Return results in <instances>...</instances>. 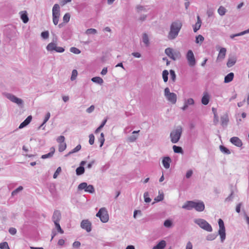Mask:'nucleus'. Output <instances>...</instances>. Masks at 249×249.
<instances>
[{"label": "nucleus", "mask_w": 249, "mask_h": 249, "mask_svg": "<svg viewBox=\"0 0 249 249\" xmlns=\"http://www.w3.org/2000/svg\"><path fill=\"white\" fill-rule=\"evenodd\" d=\"M182 26V22L176 20L172 22L170 26V31L168 34L167 38L169 40H174L178 36Z\"/></svg>", "instance_id": "obj_1"}, {"label": "nucleus", "mask_w": 249, "mask_h": 249, "mask_svg": "<svg viewBox=\"0 0 249 249\" xmlns=\"http://www.w3.org/2000/svg\"><path fill=\"white\" fill-rule=\"evenodd\" d=\"M182 208L187 210L195 209L196 211L201 212L205 209V204L203 201L197 202L194 201H187L182 206Z\"/></svg>", "instance_id": "obj_2"}, {"label": "nucleus", "mask_w": 249, "mask_h": 249, "mask_svg": "<svg viewBox=\"0 0 249 249\" xmlns=\"http://www.w3.org/2000/svg\"><path fill=\"white\" fill-rule=\"evenodd\" d=\"M183 131L181 126L178 125L173 129L170 134L171 142L173 143H177L180 140Z\"/></svg>", "instance_id": "obj_3"}, {"label": "nucleus", "mask_w": 249, "mask_h": 249, "mask_svg": "<svg viewBox=\"0 0 249 249\" xmlns=\"http://www.w3.org/2000/svg\"><path fill=\"white\" fill-rule=\"evenodd\" d=\"M194 222L198 225L201 228L204 230L211 232L213 231L211 225L205 220L201 218H197L194 220Z\"/></svg>", "instance_id": "obj_4"}, {"label": "nucleus", "mask_w": 249, "mask_h": 249, "mask_svg": "<svg viewBox=\"0 0 249 249\" xmlns=\"http://www.w3.org/2000/svg\"><path fill=\"white\" fill-rule=\"evenodd\" d=\"M96 216L99 217L103 223H106L109 220V215L106 208L103 207L99 209Z\"/></svg>", "instance_id": "obj_5"}, {"label": "nucleus", "mask_w": 249, "mask_h": 249, "mask_svg": "<svg viewBox=\"0 0 249 249\" xmlns=\"http://www.w3.org/2000/svg\"><path fill=\"white\" fill-rule=\"evenodd\" d=\"M164 94L166 99L173 104H176L177 100V96L174 92H170V89L167 87L164 89Z\"/></svg>", "instance_id": "obj_6"}, {"label": "nucleus", "mask_w": 249, "mask_h": 249, "mask_svg": "<svg viewBox=\"0 0 249 249\" xmlns=\"http://www.w3.org/2000/svg\"><path fill=\"white\" fill-rule=\"evenodd\" d=\"M3 94L5 97L10 100L11 102L17 104L18 106H20L23 105V100L20 98L17 97L14 95L10 93L6 92L3 93Z\"/></svg>", "instance_id": "obj_7"}, {"label": "nucleus", "mask_w": 249, "mask_h": 249, "mask_svg": "<svg viewBox=\"0 0 249 249\" xmlns=\"http://www.w3.org/2000/svg\"><path fill=\"white\" fill-rule=\"evenodd\" d=\"M218 223L219 227L218 230V234L220 235L221 242H224L226 238V230L223 221L221 219H219Z\"/></svg>", "instance_id": "obj_8"}, {"label": "nucleus", "mask_w": 249, "mask_h": 249, "mask_svg": "<svg viewBox=\"0 0 249 249\" xmlns=\"http://www.w3.org/2000/svg\"><path fill=\"white\" fill-rule=\"evenodd\" d=\"M47 51L52 52L55 51L57 53H63L64 52L65 49L64 48L61 47H57L56 44L54 42H51L46 47Z\"/></svg>", "instance_id": "obj_9"}, {"label": "nucleus", "mask_w": 249, "mask_h": 249, "mask_svg": "<svg viewBox=\"0 0 249 249\" xmlns=\"http://www.w3.org/2000/svg\"><path fill=\"white\" fill-rule=\"evenodd\" d=\"M188 64L190 67H194L196 63L194 54L192 50H189L186 54Z\"/></svg>", "instance_id": "obj_10"}, {"label": "nucleus", "mask_w": 249, "mask_h": 249, "mask_svg": "<svg viewBox=\"0 0 249 249\" xmlns=\"http://www.w3.org/2000/svg\"><path fill=\"white\" fill-rule=\"evenodd\" d=\"M81 227L87 232H90L91 231V223L88 219L83 220L81 222Z\"/></svg>", "instance_id": "obj_11"}, {"label": "nucleus", "mask_w": 249, "mask_h": 249, "mask_svg": "<svg viewBox=\"0 0 249 249\" xmlns=\"http://www.w3.org/2000/svg\"><path fill=\"white\" fill-rule=\"evenodd\" d=\"M237 57L235 55L232 54L229 56L227 66L228 68L232 67L236 62Z\"/></svg>", "instance_id": "obj_12"}, {"label": "nucleus", "mask_w": 249, "mask_h": 249, "mask_svg": "<svg viewBox=\"0 0 249 249\" xmlns=\"http://www.w3.org/2000/svg\"><path fill=\"white\" fill-rule=\"evenodd\" d=\"M230 142L237 147H241L243 143L241 140L237 137H233L230 139Z\"/></svg>", "instance_id": "obj_13"}, {"label": "nucleus", "mask_w": 249, "mask_h": 249, "mask_svg": "<svg viewBox=\"0 0 249 249\" xmlns=\"http://www.w3.org/2000/svg\"><path fill=\"white\" fill-rule=\"evenodd\" d=\"M61 217V214L59 211L55 210L53 212L52 217L53 221L54 223H58L60 220Z\"/></svg>", "instance_id": "obj_14"}, {"label": "nucleus", "mask_w": 249, "mask_h": 249, "mask_svg": "<svg viewBox=\"0 0 249 249\" xmlns=\"http://www.w3.org/2000/svg\"><path fill=\"white\" fill-rule=\"evenodd\" d=\"M20 18L24 23H26L29 21L28 14L26 11H22L19 12Z\"/></svg>", "instance_id": "obj_15"}, {"label": "nucleus", "mask_w": 249, "mask_h": 249, "mask_svg": "<svg viewBox=\"0 0 249 249\" xmlns=\"http://www.w3.org/2000/svg\"><path fill=\"white\" fill-rule=\"evenodd\" d=\"M171 162V159L169 157H164L162 160V164L166 169L169 168Z\"/></svg>", "instance_id": "obj_16"}, {"label": "nucleus", "mask_w": 249, "mask_h": 249, "mask_svg": "<svg viewBox=\"0 0 249 249\" xmlns=\"http://www.w3.org/2000/svg\"><path fill=\"white\" fill-rule=\"evenodd\" d=\"M60 6L58 4H55L53 8V16H60Z\"/></svg>", "instance_id": "obj_17"}, {"label": "nucleus", "mask_w": 249, "mask_h": 249, "mask_svg": "<svg viewBox=\"0 0 249 249\" xmlns=\"http://www.w3.org/2000/svg\"><path fill=\"white\" fill-rule=\"evenodd\" d=\"M210 101V96L207 92H204L201 99V103L204 105L208 104Z\"/></svg>", "instance_id": "obj_18"}, {"label": "nucleus", "mask_w": 249, "mask_h": 249, "mask_svg": "<svg viewBox=\"0 0 249 249\" xmlns=\"http://www.w3.org/2000/svg\"><path fill=\"white\" fill-rule=\"evenodd\" d=\"M229 121V117L227 114H225L221 117V124L223 127L227 125Z\"/></svg>", "instance_id": "obj_19"}, {"label": "nucleus", "mask_w": 249, "mask_h": 249, "mask_svg": "<svg viewBox=\"0 0 249 249\" xmlns=\"http://www.w3.org/2000/svg\"><path fill=\"white\" fill-rule=\"evenodd\" d=\"M201 25V20L199 16L197 17V22L195 24L193 30L194 32H196L200 28Z\"/></svg>", "instance_id": "obj_20"}, {"label": "nucleus", "mask_w": 249, "mask_h": 249, "mask_svg": "<svg viewBox=\"0 0 249 249\" xmlns=\"http://www.w3.org/2000/svg\"><path fill=\"white\" fill-rule=\"evenodd\" d=\"M226 49L225 48H222L220 50L219 52V53L217 58V60H218L219 59H223L226 55Z\"/></svg>", "instance_id": "obj_21"}, {"label": "nucleus", "mask_w": 249, "mask_h": 249, "mask_svg": "<svg viewBox=\"0 0 249 249\" xmlns=\"http://www.w3.org/2000/svg\"><path fill=\"white\" fill-rule=\"evenodd\" d=\"M234 77V73L233 72H230L225 76L224 78V83H228L231 82Z\"/></svg>", "instance_id": "obj_22"}, {"label": "nucleus", "mask_w": 249, "mask_h": 249, "mask_svg": "<svg viewBox=\"0 0 249 249\" xmlns=\"http://www.w3.org/2000/svg\"><path fill=\"white\" fill-rule=\"evenodd\" d=\"M166 246V242L161 240L157 245L155 246L153 249H163Z\"/></svg>", "instance_id": "obj_23"}, {"label": "nucleus", "mask_w": 249, "mask_h": 249, "mask_svg": "<svg viewBox=\"0 0 249 249\" xmlns=\"http://www.w3.org/2000/svg\"><path fill=\"white\" fill-rule=\"evenodd\" d=\"M142 42L144 43L146 47L149 45V37L146 33L142 34Z\"/></svg>", "instance_id": "obj_24"}, {"label": "nucleus", "mask_w": 249, "mask_h": 249, "mask_svg": "<svg viewBox=\"0 0 249 249\" xmlns=\"http://www.w3.org/2000/svg\"><path fill=\"white\" fill-rule=\"evenodd\" d=\"M91 81L94 83H97L100 85H102L104 82L103 79L98 76L92 78Z\"/></svg>", "instance_id": "obj_25"}, {"label": "nucleus", "mask_w": 249, "mask_h": 249, "mask_svg": "<svg viewBox=\"0 0 249 249\" xmlns=\"http://www.w3.org/2000/svg\"><path fill=\"white\" fill-rule=\"evenodd\" d=\"M175 51L172 48H167L165 50V54L169 57L170 58H172L173 56V54L174 53Z\"/></svg>", "instance_id": "obj_26"}, {"label": "nucleus", "mask_w": 249, "mask_h": 249, "mask_svg": "<svg viewBox=\"0 0 249 249\" xmlns=\"http://www.w3.org/2000/svg\"><path fill=\"white\" fill-rule=\"evenodd\" d=\"M85 172V168L84 166H80L76 169V174L77 176H80L83 174Z\"/></svg>", "instance_id": "obj_27"}, {"label": "nucleus", "mask_w": 249, "mask_h": 249, "mask_svg": "<svg viewBox=\"0 0 249 249\" xmlns=\"http://www.w3.org/2000/svg\"><path fill=\"white\" fill-rule=\"evenodd\" d=\"M181 56L180 53L178 51H175L173 54V56L171 59L173 60H176L180 58Z\"/></svg>", "instance_id": "obj_28"}, {"label": "nucleus", "mask_w": 249, "mask_h": 249, "mask_svg": "<svg viewBox=\"0 0 249 249\" xmlns=\"http://www.w3.org/2000/svg\"><path fill=\"white\" fill-rule=\"evenodd\" d=\"M212 111L214 114L213 123L215 125H216L218 123L219 120H218V117L216 113V109L214 108V107H213Z\"/></svg>", "instance_id": "obj_29"}, {"label": "nucleus", "mask_w": 249, "mask_h": 249, "mask_svg": "<svg viewBox=\"0 0 249 249\" xmlns=\"http://www.w3.org/2000/svg\"><path fill=\"white\" fill-rule=\"evenodd\" d=\"M220 151L224 154L229 155L231 154V152L229 149L223 145H220L219 146Z\"/></svg>", "instance_id": "obj_30"}, {"label": "nucleus", "mask_w": 249, "mask_h": 249, "mask_svg": "<svg viewBox=\"0 0 249 249\" xmlns=\"http://www.w3.org/2000/svg\"><path fill=\"white\" fill-rule=\"evenodd\" d=\"M174 152L176 153H183L182 148L178 146L174 145L173 146Z\"/></svg>", "instance_id": "obj_31"}, {"label": "nucleus", "mask_w": 249, "mask_h": 249, "mask_svg": "<svg viewBox=\"0 0 249 249\" xmlns=\"http://www.w3.org/2000/svg\"><path fill=\"white\" fill-rule=\"evenodd\" d=\"M217 12L220 16H222L225 14L227 10L224 7L220 6L218 9Z\"/></svg>", "instance_id": "obj_32"}, {"label": "nucleus", "mask_w": 249, "mask_h": 249, "mask_svg": "<svg viewBox=\"0 0 249 249\" xmlns=\"http://www.w3.org/2000/svg\"><path fill=\"white\" fill-rule=\"evenodd\" d=\"M87 190H86V192H88L90 194H93L95 192V189L92 185H88L87 184Z\"/></svg>", "instance_id": "obj_33"}, {"label": "nucleus", "mask_w": 249, "mask_h": 249, "mask_svg": "<svg viewBox=\"0 0 249 249\" xmlns=\"http://www.w3.org/2000/svg\"><path fill=\"white\" fill-rule=\"evenodd\" d=\"M87 184V183H86V182H82V183L79 184L77 187L78 190L81 191V190H84L86 192V190H87V189L86 188Z\"/></svg>", "instance_id": "obj_34"}, {"label": "nucleus", "mask_w": 249, "mask_h": 249, "mask_svg": "<svg viewBox=\"0 0 249 249\" xmlns=\"http://www.w3.org/2000/svg\"><path fill=\"white\" fill-rule=\"evenodd\" d=\"M169 72L167 70H164L162 71V78L164 82H167L168 80Z\"/></svg>", "instance_id": "obj_35"}, {"label": "nucleus", "mask_w": 249, "mask_h": 249, "mask_svg": "<svg viewBox=\"0 0 249 249\" xmlns=\"http://www.w3.org/2000/svg\"><path fill=\"white\" fill-rule=\"evenodd\" d=\"M98 142L100 143V147H101L105 142V136L103 133H101L100 137L98 138Z\"/></svg>", "instance_id": "obj_36"}, {"label": "nucleus", "mask_w": 249, "mask_h": 249, "mask_svg": "<svg viewBox=\"0 0 249 249\" xmlns=\"http://www.w3.org/2000/svg\"><path fill=\"white\" fill-rule=\"evenodd\" d=\"M164 199V194L163 193L160 194L159 192V195L154 198V200L156 202H160L163 200Z\"/></svg>", "instance_id": "obj_37"}, {"label": "nucleus", "mask_w": 249, "mask_h": 249, "mask_svg": "<svg viewBox=\"0 0 249 249\" xmlns=\"http://www.w3.org/2000/svg\"><path fill=\"white\" fill-rule=\"evenodd\" d=\"M23 189L22 186H20L12 192V196H16L19 192L21 191Z\"/></svg>", "instance_id": "obj_38"}, {"label": "nucleus", "mask_w": 249, "mask_h": 249, "mask_svg": "<svg viewBox=\"0 0 249 249\" xmlns=\"http://www.w3.org/2000/svg\"><path fill=\"white\" fill-rule=\"evenodd\" d=\"M217 236V234H210L206 236V240L208 241H212L214 240Z\"/></svg>", "instance_id": "obj_39"}, {"label": "nucleus", "mask_w": 249, "mask_h": 249, "mask_svg": "<svg viewBox=\"0 0 249 249\" xmlns=\"http://www.w3.org/2000/svg\"><path fill=\"white\" fill-rule=\"evenodd\" d=\"M66 147L67 144L65 142L59 143L58 148L59 151L60 152H63L66 149Z\"/></svg>", "instance_id": "obj_40"}, {"label": "nucleus", "mask_w": 249, "mask_h": 249, "mask_svg": "<svg viewBox=\"0 0 249 249\" xmlns=\"http://www.w3.org/2000/svg\"><path fill=\"white\" fill-rule=\"evenodd\" d=\"M97 33V30L95 29L90 28L88 29L86 31V34L87 35L93 34L95 35Z\"/></svg>", "instance_id": "obj_41"}, {"label": "nucleus", "mask_w": 249, "mask_h": 249, "mask_svg": "<svg viewBox=\"0 0 249 249\" xmlns=\"http://www.w3.org/2000/svg\"><path fill=\"white\" fill-rule=\"evenodd\" d=\"M0 249H10L8 244L7 242H4L0 243Z\"/></svg>", "instance_id": "obj_42"}, {"label": "nucleus", "mask_w": 249, "mask_h": 249, "mask_svg": "<svg viewBox=\"0 0 249 249\" xmlns=\"http://www.w3.org/2000/svg\"><path fill=\"white\" fill-rule=\"evenodd\" d=\"M144 201L146 203L151 202V199L149 197V194L147 192H145L143 195Z\"/></svg>", "instance_id": "obj_43"}, {"label": "nucleus", "mask_w": 249, "mask_h": 249, "mask_svg": "<svg viewBox=\"0 0 249 249\" xmlns=\"http://www.w3.org/2000/svg\"><path fill=\"white\" fill-rule=\"evenodd\" d=\"M214 9L213 8H209L207 10V15L208 17H212L214 14Z\"/></svg>", "instance_id": "obj_44"}, {"label": "nucleus", "mask_w": 249, "mask_h": 249, "mask_svg": "<svg viewBox=\"0 0 249 249\" xmlns=\"http://www.w3.org/2000/svg\"><path fill=\"white\" fill-rule=\"evenodd\" d=\"M204 37L201 35H199L196 36V43H199L200 42L201 43L204 41Z\"/></svg>", "instance_id": "obj_45"}, {"label": "nucleus", "mask_w": 249, "mask_h": 249, "mask_svg": "<svg viewBox=\"0 0 249 249\" xmlns=\"http://www.w3.org/2000/svg\"><path fill=\"white\" fill-rule=\"evenodd\" d=\"M170 74L171 79L173 82H175L176 80V74L175 73V71L173 70H171L170 71Z\"/></svg>", "instance_id": "obj_46"}, {"label": "nucleus", "mask_w": 249, "mask_h": 249, "mask_svg": "<svg viewBox=\"0 0 249 249\" xmlns=\"http://www.w3.org/2000/svg\"><path fill=\"white\" fill-rule=\"evenodd\" d=\"M70 17H71V16L69 13H68L65 14L63 18L64 22H65V23L68 22L70 21Z\"/></svg>", "instance_id": "obj_47"}, {"label": "nucleus", "mask_w": 249, "mask_h": 249, "mask_svg": "<svg viewBox=\"0 0 249 249\" xmlns=\"http://www.w3.org/2000/svg\"><path fill=\"white\" fill-rule=\"evenodd\" d=\"M77 74L78 72L76 70H73L72 71L71 76V81L74 80L76 79L77 76Z\"/></svg>", "instance_id": "obj_48"}, {"label": "nucleus", "mask_w": 249, "mask_h": 249, "mask_svg": "<svg viewBox=\"0 0 249 249\" xmlns=\"http://www.w3.org/2000/svg\"><path fill=\"white\" fill-rule=\"evenodd\" d=\"M137 137H138V136L133 134L132 135L129 136L127 138V140L130 142H134L136 140V139H137Z\"/></svg>", "instance_id": "obj_49"}, {"label": "nucleus", "mask_w": 249, "mask_h": 249, "mask_svg": "<svg viewBox=\"0 0 249 249\" xmlns=\"http://www.w3.org/2000/svg\"><path fill=\"white\" fill-rule=\"evenodd\" d=\"M54 225L55 226V227H56L58 232H60V233H64V231L61 229L59 222L55 223H54Z\"/></svg>", "instance_id": "obj_50"}, {"label": "nucleus", "mask_w": 249, "mask_h": 249, "mask_svg": "<svg viewBox=\"0 0 249 249\" xmlns=\"http://www.w3.org/2000/svg\"><path fill=\"white\" fill-rule=\"evenodd\" d=\"M70 51L75 54H79L81 53V51L75 47H71L70 48Z\"/></svg>", "instance_id": "obj_51"}, {"label": "nucleus", "mask_w": 249, "mask_h": 249, "mask_svg": "<svg viewBox=\"0 0 249 249\" xmlns=\"http://www.w3.org/2000/svg\"><path fill=\"white\" fill-rule=\"evenodd\" d=\"M172 225V222L170 220L167 219L164 222V226L167 228H170Z\"/></svg>", "instance_id": "obj_52"}, {"label": "nucleus", "mask_w": 249, "mask_h": 249, "mask_svg": "<svg viewBox=\"0 0 249 249\" xmlns=\"http://www.w3.org/2000/svg\"><path fill=\"white\" fill-rule=\"evenodd\" d=\"M81 148L80 144L77 145L74 149L70 151V153H74L78 152Z\"/></svg>", "instance_id": "obj_53"}, {"label": "nucleus", "mask_w": 249, "mask_h": 249, "mask_svg": "<svg viewBox=\"0 0 249 249\" xmlns=\"http://www.w3.org/2000/svg\"><path fill=\"white\" fill-rule=\"evenodd\" d=\"M94 142V136L93 134H90L89 135V143L90 145L93 144Z\"/></svg>", "instance_id": "obj_54"}, {"label": "nucleus", "mask_w": 249, "mask_h": 249, "mask_svg": "<svg viewBox=\"0 0 249 249\" xmlns=\"http://www.w3.org/2000/svg\"><path fill=\"white\" fill-rule=\"evenodd\" d=\"M60 16H53V21L55 25H56L59 21V18Z\"/></svg>", "instance_id": "obj_55"}, {"label": "nucleus", "mask_w": 249, "mask_h": 249, "mask_svg": "<svg viewBox=\"0 0 249 249\" xmlns=\"http://www.w3.org/2000/svg\"><path fill=\"white\" fill-rule=\"evenodd\" d=\"M49 34L48 31H44L41 33V36L44 39H47L49 37Z\"/></svg>", "instance_id": "obj_56"}, {"label": "nucleus", "mask_w": 249, "mask_h": 249, "mask_svg": "<svg viewBox=\"0 0 249 249\" xmlns=\"http://www.w3.org/2000/svg\"><path fill=\"white\" fill-rule=\"evenodd\" d=\"M61 167H58L57 168L56 171L54 172V174L53 175V178H56L57 177L58 174L61 172Z\"/></svg>", "instance_id": "obj_57"}, {"label": "nucleus", "mask_w": 249, "mask_h": 249, "mask_svg": "<svg viewBox=\"0 0 249 249\" xmlns=\"http://www.w3.org/2000/svg\"><path fill=\"white\" fill-rule=\"evenodd\" d=\"M65 139V138L64 136H60L57 138L56 141L57 142L61 143L64 142Z\"/></svg>", "instance_id": "obj_58"}, {"label": "nucleus", "mask_w": 249, "mask_h": 249, "mask_svg": "<svg viewBox=\"0 0 249 249\" xmlns=\"http://www.w3.org/2000/svg\"><path fill=\"white\" fill-rule=\"evenodd\" d=\"M185 103L188 105H193L194 104L195 102H194V100H193V98H189L188 99H187V100H186Z\"/></svg>", "instance_id": "obj_59"}, {"label": "nucleus", "mask_w": 249, "mask_h": 249, "mask_svg": "<svg viewBox=\"0 0 249 249\" xmlns=\"http://www.w3.org/2000/svg\"><path fill=\"white\" fill-rule=\"evenodd\" d=\"M32 117L31 115L28 116L27 118L23 121L24 124H26V125H28L31 121H32Z\"/></svg>", "instance_id": "obj_60"}, {"label": "nucleus", "mask_w": 249, "mask_h": 249, "mask_svg": "<svg viewBox=\"0 0 249 249\" xmlns=\"http://www.w3.org/2000/svg\"><path fill=\"white\" fill-rule=\"evenodd\" d=\"M243 203L242 202L239 203L236 206L235 211L237 213H240L241 212V207L242 206Z\"/></svg>", "instance_id": "obj_61"}, {"label": "nucleus", "mask_w": 249, "mask_h": 249, "mask_svg": "<svg viewBox=\"0 0 249 249\" xmlns=\"http://www.w3.org/2000/svg\"><path fill=\"white\" fill-rule=\"evenodd\" d=\"M233 197V192L232 191L230 196L225 199V201H231Z\"/></svg>", "instance_id": "obj_62"}, {"label": "nucleus", "mask_w": 249, "mask_h": 249, "mask_svg": "<svg viewBox=\"0 0 249 249\" xmlns=\"http://www.w3.org/2000/svg\"><path fill=\"white\" fill-rule=\"evenodd\" d=\"M94 108H95L94 106L91 105V106H90L89 108H88L86 109V112H88V113H90L93 111V110H94Z\"/></svg>", "instance_id": "obj_63"}, {"label": "nucleus", "mask_w": 249, "mask_h": 249, "mask_svg": "<svg viewBox=\"0 0 249 249\" xmlns=\"http://www.w3.org/2000/svg\"><path fill=\"white\" fill-rule=\"evenodd\" d=\"M242 211L244 213V216L245 217V219H246L247 224L249 225V216L247 215L246 212L244 210H243Z\"/></svg>", "instance_id": "obj_64"}]
</instances>
